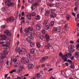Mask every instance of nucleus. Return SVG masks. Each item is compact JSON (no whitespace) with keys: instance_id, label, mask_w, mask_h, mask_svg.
<instances>
[{"instance_id":"1","label":"nucleus","mask_w":79,"mask_h":79,"mask_svg":"<svg viewBox=\"0 0 79 79\" xmlns=\"http://www.w3.org/2000/svg\"><path fill=\"white\" fill-rule=\"evenodd\" d=\"M15 52H18L19 55L21 53H22V52H23V54H25V53H26V49L24 48L20 49L19 48H15Z\"/></svg>"},{"instance_id":"2","label":"nucleus","mask_w":79,"mask_h":79,"mask_svg":"<svg viewBox=\"0 0 79 79\" xmlns=\"http://www.w3.org/2000/svg\"><path fill=\"white\" fill-rule=\"evenodd\" d=\"M0 37H1V40L2 41H3L4 40H8L9 39V38L7 37L6 35L4 34L1 35H0Z\"/></svg>"},{"instance_id":"3","label":"nucleus","mask_w":79,"mask_h":79,"mask_svg":"<svg viewBox=\"0 0 79 79\" xmlns=\"http://www.w3.org/2000/svg\"><path fill=\"white\" fill-rule=\"evenodd\" d=\"M15 18L14 17H10L8 18L6 21L7 23H8V22H10L11 23H13V22H14V21H15Z\"/></svg>"},{"instance_id":"4","label":"nucleus","mask_w":79,"mask_h":79,"mask_svg":"<svg viewBox=\"0 0 79 79\" xmlns=\"http://www.w3.org/2000/svg\"><path fill=\"white\" fill-rule=\"evenodd\" d=\"M39 5V3L37 2H35L32 5L31 8L32 10H35V8L36 6H37Z\"/></svg>"},{"instance_id":"5","label":"nucleus","mask_w":79,"mask_h":79,"mask_svg":"<svg viewBox=\"0 0 79 79\" xmlns=\"http://www.w3.org/2000/svg\"><path fill=\"white\" fill-rule=\"evenodd\" d=\"M4 33L6 34L7 36H11V33L7 29H6L4 31Z\"/></svg>"},{"instance_id":"6","label":"nucleus","mask_w":79,"mask_h":79,"mask_svg":"<svg viewBox=\"0 0 79 79\" xmlns=\"http://www.w3.org/2000/svg\"><path fill=\"white\" fill-rule=\"evenodd\" d=\"M50 39V36L48 35L47 34H46L45 35V39L46 40L48 43Z\"/></svg>"},{"instance_id":"7","label":"nucleus","mask_w":79,"mask_h":79,"mask_svg":"<svg viewBox=\"0 0 79 79\" xmlns=\"http://www.w3.org/2000/svg\"><path fill=\"white\" fill-rule=\"evenodd\" d=\"M48 58V56H44L40 60V61L41 63L44 62L46 60H47Z\"/></svg>"},{"instance_id":"8","label":"nucleus","mask_w":79,"mask_h":79,"mask_svg":"<svg viewBox=\"0 0 79 79\" xmlns=\"http://www.w3.org/2000/svg\"><path fill=\"white\" fill-rule=\"evenodd\" d=\"M42 28V25L40 23H38L36 25V28L37 30H40Z\"/></svg>"},{"instance_id":"9","label":"nucleus","mask_w":79,"mask_h":79,"mask_svg":"<svg viewBox=\"0 0 79 79\" xmlns=\"http://www.w3.org/2000/svg\"><path fill=\"white\" fill-rule=\"evenodd\" d=\"M42 45H43V41H40L39 43H36V46L38 48H40Z\"/></svg>"},{"instance_id":"10","label":"nucleus","mask_w":79,"mask_h":79,"mask_svg":"<svg viewBox=\"0 0 79 79\" xmlns=\"http://www.w3.org/2000/svg\"><path fill=\"white\" fill-rule=\"evenodd\" d=\"M34 39V38L31 37V38H29L28 37L26 38V40L27 42L31 43V42H32V40Z\"/></svg>"},{"instance_id":"11","label":"nucleus","mask_w":79,"mask_h":79,"mask_svg":"<svg viewBox=\"0 0 79 79\" xmlns=\"http://www.w3.org/2000/svg\"><path fill=\"white\" fill-rule=\"evenodd\" d=\"M8 51L7 49H5L3 51V53H2V54H3L4 56H6L8 55Z\"/></svg>"},{"instance_id":"12","label":"nucleus","mask_w":79,"mask_h":79,"mask_svg":"<svg viewBox=\"0 0 79 79\" xmlns=\"http://www.w3.org/2000/svg\"><path fill=\"white\" fill-rule=\"evenodd\" d=\"M50 16L52 18H55L57 16V15L55 13H52L50 15Z\"/></svg>"},{"instance_id":"13","label":"nucleus","mask_w":79,"mask_h":79,"mask_svg":"<svg viewBox=\"0 0 79 79\" xmlns=\"http://www.w3.org/2000/svg\"><path fill=\"white\" fill-rule=\"evenodd\" d=\"M73 45H71V47L69 49V52L70 53H73L74 51V50L73 49Z\"/></svg>"},{"instance_id":"14","label":"nucleus","mask_w":79,"mask_h":79,"mask_svg":"<svg viewBox=\"0 0 79 79\" xmlns=\"http://www.w3.org/2000/svg\"><path fill=\"white\" fill-rule=\"evenodd\" d=\"M1 46L2 47L5 48L6 49H7V47H8V45L7 44H2L1 45Z\"/></svg>"},{"instance_id":"15","label":"nucleus","mask_w":79,"mask_h":79,"mask_svg":"<svg viewBox=\"0 0 79 79\" xmlns=\"http://www.w3.org/2000/svg\"><path fill=\"white\" fill-rule=\"evenodd\" d=\"M30 52L32 55L34 54V53H35V49L33 48L31 49L30 50Z\"/></svg>"},{"instance_id":"16","label":"nucleus","mask_w":79,"mask_h":79,"mask_svg":"<svg viewBox=\"0 0 79 79\" xmlns=\"http://www.w3.org/2000/svg\"><path fill=\"white\" fill-rule=\"evenodd\" d=\"M28 69H32L33 68H34V65L32 64H31L28 65Z\"/></svg>"},{"instance_id":"17","label":"nucleus","mask_w":79,"mask_h":79,"mask_svg":"<svg viewBox=\"0 0 79 79\" xmlns=\"http://www.w3.org/2000/svg\"><path fill=\"white\" fill-rule=\"evenodd\" d=\"M58 31V29L57 27H54L52 29V32H56Z\"/></svg>"},{"instance_id":"18","label":"nucleus","mask_w":79,"mask_h":79,"mask_svg":"<svg viewBox=\"0 0 79 79\" xmlns=\"http://www.w3.org/2000/svg\"><path fill=\"white\" fill-rule=\"evenodd\" d=\"M30 45L31 47H35V43L33 42H30Z\"/></svg>"},{"instance_id":"19","label":"nucleus","mask_w":79,"mask_h":79,"mask_svg":"<svg viewBox=\"0 0 79 79\" xmlns=\"http://www.w3.org/2000/svg\"><path fill=\"white\" fill-rule=\"evenodd\" d=\"M27 35L28 37H31L33 36V34L31 32L28 33H27Z\"/></svg>"},{"instance_id":"20","label":"nucleus","mask_w":79,"mask_h":79,"mask_svg":"<svg viewBox=\"0 0 79 79\" xmlns=\"http://www.w3.org/2000/svg\"><path fill=\"white\" fill-rule=\"evenodd\" d=\"M27 58H29V59H31V58H32V55H31L30 53H28L27 54Z\"/></svg>"},{"instance_id":"21","label":"nucleus","mask_w":79,"mask_h":79,"mask_svg":"<svg viewBox=\"0 0 79 79\" xmlns=\"http://www.w3.org/2000/svg\"><path fill=\"white\" fill-rule=\"evenodd\" d=\"M24 64H26L27 65V64H29V59H26L25 61H24Z\"/></svg>"},{"instance_id":"22","label":"nucleus","mask_w":79,"mask_h":79,"mask_svg":"<svg viewBox=\"0 0 79 79\" xmlns=\"http://www.w3.org/2000/svg\"><path fill=\"white\" fill-rule=\"evenodd\" d=\"M70 68H72V69H74V68H75V66H74L73 63H72L71 64L70 66Z\"/></svg>"},{"instance_id":"23","label":"nucleus","mask_w":79,"mask_h":79,"mask_svg":"<svg viewBox=\"0 0 79 79\" xmlns=\"http://www.w3.org/2000/svg\"><path fill=\"white\" fill-rule=\"evenodd\" d=\"M5 58V56H2L1 59V60H0V63H2L3 62V60H4V59Z\"/></svg>"},{"instance_id":"24","label":"nucleus","mask_w":79,"mask_h":79,"mask_svg":"<svg viewBox=\"0 0 79 79\" xmlns=\"http://www.w3.org/2000/svg\"><path fill=\"white\" fill-rule=\"evenodd\" d=\"M31 16L32 15H31V14H28L27 15V18L28 19H31Z\"/></svg>"},{"instance_id":"25","label":"nucleus","mask_w":79,"mask_h":79,"mask_svg":"<svg viewBox=\"0 0 79 79\" xmlns=\"http://www.w3.org/2000/svg\"><path fill=\"white\" fill-rule=\"evenodd\" d=\"M50 11L51 13H55V12L56 11V9H51Z\"/></svg>"},{"instance_id":"26","label":"nucleus","mask_w":79,"mask_h":79,"mask_svg":"<svg viewBox=\"0 0 79 79\" xmlns=\"http://www.w3.org/2000/svg\"><path fill=\"white\" fill-rule=\"evenodd\" d=\"M54 24H55V22H54V21H52L50 23L49 26L51 27L53 26Z\"/></svg>"},{"instance_id":"27","label":"nucleus","mask_w":79,"mask_h":79,"mask_svg":"<svg viewBox=\"0 0 79 79\" xmlns=\"http://www.w3.org/2000/svg\"><path fill=\"white\" fill-rule=\"evenodd\" d=\"M50 10H48L46 12L45 15L46 16H48V15H50Z\"/></svg>"},{"instance_id":"28","label":"nucleus","mask_w":79,"mask_h":79,"mask_svg":"<svg viewBox=\"0 0 79 79\" xmlns=\"http://www.w3.org/2000/svg\"><path fill=\"white\" fill-rule=\"evenodd\" d=\"M49 28V26L48 25H46L44 26V29L46 30H48Z\"/></svg>"},{"instance_id":"29","label":"nucleus","mask_w":79,"mask_h":79,"mask_svg":"<svg viewBox=\"0 0 79 79\" xmlns=\"http://www.w3.org/2000/svg\"><path fill=\"white\" fill-rule=\"evenodd\" d=\"M2 11H6V7H3L2 8Z\"/></svg>"},{"instance_id":"30","label":"nucleus","mask_w":79,"mask_h":79,"mask_svg":"<svg viewBox=\"0 0 79 79\" xmlns=\"http://www.w3.org/2000/svg\"><path fill=\"white\" fill-rule=\"evenodd\" d=\"M35 19H36V20H39L40 19V16L39 15H38L36 16Z\"/></svg>"},{"instance_id":"31","label":"nucleus","mask_w":79,"mask_h":79,"mask_svg":"<svg viewBox=\"0 0 79 79\" xmlns=\"http://www.w3.org/2000/svg\"><path fill=\"white\" fill-rule=\"evenodd\" d=\"M66 17L67 20L68 21V20H69V18H71V16L67 14L66 15Z\"/></svg>"},{"instance_id":"32","label":"nucleus","mask_w":79,"mask_h":79,"mask_svg":"<svg viewBox=\"0 0 79 79\" xmlns=\"http://www.w3.org/2000/svg\"><path fill=\"white\" fill-rule=\"evenodd\" d=\"M40 11L41 12V13H42L43 11H44V9L42 7H40Z\"/></svg>"},{"instance_id":"33","label":"nucleus","mask_w":79,"mask_h":79,"mask_svg":"<svg viewBox=\"0 0 79 79\" xmlns=\"http://www.w3.org/2000/svg\"><path fill=\"white\" fill-rule=\"evenodd\" d=\"M47 23H48V20H46L44 22V25H46L47 24Z\"/></svg>"},{"instance_id":"34","label":"nucleus","mask_w":79,"mask_h":79,"mask_svg":"<svg viewBox=\"0 0 79 79\" xmlns=\"http://www.w3.org/2000/svg\"><path fill=\"white\" fill-rule=\"evenodd\" d=\"M25 32L26 33H27L29 31V30L28 28H27L25 29V30H24Z\"/></svg>"},{"instance_id":"35","label":"nucleus","mask_w":79,"mask_h":79,"mask_svg":"<svg viewBox=\"0 0 79 79\" xmlns=\"http://www.w3.org/2000/svg\"><path fill=\"white\" fill-rule=\"evenodd\" d=\"M28 29L29 31H33V28L32 27H28Z\"/></svg>"},{"instance_id":"36","label":"nucleus","mask_w":79,"mask_h":79,"mask_svg":"<svg viewBox=\"0 0 79 79\" xmlns=\"http://www.w3.org/2000/svg\"><path fill=\"white\" fill-rule=\"evenodd\" d=\"M68 55L69 57L71 56H72V52H69L68 53Z\"/></svg>"},{"instance_id":"37","label":"nucleus","mask_w":79,"mask_h":79,"mask_svg":"<svg viewBox=\"0 0 79 79\" xmlns=\"http://www.w3.org/2000/svg\"><path fill=\"white\" fill-rule=\"evenodd\" d=\"M31 16H35V12H32L31 14Z\"/></svg>"},{"instance_id":"38","label":"nucleus","mask_w":79,"mask_h":79,"mask_svg":"<svg viewBox=\"0 0 79 79\" xmlns=\"http://www.w3.org/2000/svg\"><path fill=\"white\" fill-rule=\"evenodd\" d=\"M26 60V59H25V58H22L21 59V61L22 62H24L25 61V60Z\"/></svg>"},{"instance_id":"39","label":"nucleus","mask_w":79,"mask_h":79,"mask_svg":"<svg viewBox=\"0 0 79 79\" xmlns=\"http://www.w3.org/2000/svg\"><path fill=\"white\" fill-rule=\"evenodd\" d=\"M79 52H76L75 55L76 56H79Z\"/></svg>"},{"instance_id":"40","label":"nucleus","mask_w":79,"mask_h":79,"mask_svg":"<svg viewBox=\"0 0 79 79\" xmlns=\"http://www.w3.org/2000/svg\"><path fill=\"white\" fill-rule=\"evenodd\" d=\"M67 62L68 63H70L71 64L73 63V62H72V60L70 59H68L67 60Z\"/></svg>"},{"instance_id":"41","label":"nucleus","mask_w":79,"mask_h":79,"mask_svg":"<svg viewBox=\"0 0 79 79\" xmlns=\"http://www.w3.org/2000/svg\"><path fill=\"white\" fill-rule=\"evenodd\" d=\"M35 75H36V77H40V75L39 73H36L35 74Z\"/></svg>"},{"instance_id":"42","label":"nucleus","mask_w":79,"mask_h":79,"mask_svg":"<svg viewBox=\"0 0 79 79\" xmlns=\"http://www.w3.org/2000/svg\"><path fill=\"white\" fill-rule=\"evenodd\" d=\"M44 38V36L43 35H41L40 36V39H41V40H42V39H43Z\"/></svg>"},{"instance_id":"43","label":"nucleus","mask_w":79,"mask_h":79,"mask_svg":"<svg viewBox=\"0 0 79 79\" xmlns=\"http://www.w3.org/2000/svg\"><path fill=\"white\" fill-rule=\"evenodd\" d=\"M34 1V0H28V2L29 3H32Z\"/></svg>"},{"instance_id":"44","label":"nucleus","mask_w":79,"mask_h":79,"mask_svg":"<svg viewBox=\"0 0 79 79\" xmlns=\"http://www.w3.org/2000/svg\"><path fill=\"white\" fill-rule=\"evenodd\" d=\"M1 27L2 29H4V28H5V25H2L1 26Z\"/></svg>"},{"instance_id":"45","label":"nucleus","mask_w":79,"mask_h":79,"mask_svg":"<svg viewBox=\"0 0 79 79\" xmlns=\"http://www.w3.org/2000/svg\"><path fill=\"white\" fill-rule=\"evenodd\" d=\"M65 43L66 44H68L69 43V40H68V39H67L65 42Z\"/></svg>"},{"instance_id":"46","label":"nucleus","mask_w":79,"mask_h":79,"mask_svg":"<svg viewBox=\"0 0 79 79\" xmlns=\"http://www.w3.org/2000/svg\"><path fill=\"white\" fill-rule=\"evenodd\" d=\"M75 5L79 7V3L77 2L75 4Z\"/></svg>"},{"instance_id":"47","label":"nucleus","mask_w":79,"mask_h":79,"mask_svg":"<svg viewBox=\"0 0 79 79\" xmlns=\"http://www.w3.org/2000/svg\"><path fill=\"white\" fill-rule=\"evenodd\" d=\"M8 63H9V61L8 60H7L6 63V64L8 66L7 67H6L7 68H9V65H8Z\"/></svg>"},{"instance_id":"48","label":"nucleus","mask_w":79,"mask_h":79,"mask_svg":"<svg viewBox=\"0 0 79 79\" xmlns=\"http://www.w3.org/2000/svg\"><path fill=\"white\" fill-rule=\"evenodd\" d=\"M54 5H55L54 4H49V6H54Z\"/></svg>"},{"instance_id":"49","label":"nucleus","mask_w":79,"mask_h":79,"mask_svg":"<svg viewBox=\"0 0 79 79\" xmlns=\"http://www.w3.org/2000/svg\"><path fill=\"white\" fill-rule=\"evenodd\" d=\"M16 61H17V59H16V58L14 59L13 60V62L16 63Z\"/></svg>"},{"instance_id":"50","label":"nucleus","mask_w":79,"mask_h":79,"mask_svg":"<svg viewBox=\"0 0 79 79\" xmlns=\"http://www.w3.org/2000/svg\"><path fill=\"white\" fill-rule=\"evenodd\" d=\"M2 56H4L3 54H0V58H2Z\"/></svg>"},{"instance_id":"51","label":"nucleus","mask_w":79,"mask_h":79,"mask_svg":"<svg viewBox=\"0 0 79 79\" xmlns=\"http://www.w3.org/2000/svg\"><path fill=\"white\" fill-rule=\"evenodd\" d=\"M20 32L21 34L23 33V28H20Z\"/></svg>"},{"instance_id":"52","label":"nucleus","mask_w":79,"mask_h":79,"mask_svg":"<svg viewBox=\"0 0 79 79\" xmlns=\"http://www.w3.org/2000/svg\"><path fill=\"white\" fill-rule=\"evenodd\" d=\"M55 58H53L52 60V63H54V60H55Z\"/></svg>"},{"instance_id":"53","label":"nucleus","mask_w":79,"mask_h":79,"mask_svg":"<svg viewBox=\"0 0 79 79\" xmlns=\"http://www.w3.org/2000/svg\"><path fill=\"white\" fill-rule=\"evenodd\" d=\"M68 23H67L66 25H65V29H66V28H67V27H68Z\"/></svg>"},{"instance_id":"54","label":"nucleus","mask_w":79,"mask_h":79,"mask_svg":"<svg viewBox=\"0 0 79 79\" xmlns=\"http://www.w3.org/2000/svg\"><path fill=\"white\" fill-rule=\"evenodd\" d=\"M45 30H44L43 31H42V33H43V34H45Z\"/></svg>"},{"instance_id":"55","label":"nucleus","mask_w":79,"mask_h":79,"mask_svg":"<svg viewBox=\"0 0 79 79\" xmlns=\"http://www.w3.org/2000/svg\"><path fill=\"white\" fill-rule=\"evenodd\" d=\"M47 47H48V48H50V44H49V43H48V44L47 45Z\"/></svg>"},{"instance_id":"56","label":"nucleus","mask_w":79,"mask_h":79,"mask_svg":"<svg viewBox=\"0 0 79 79\" xmlns=\"http://www.w3.org/2000/svg\"><path fill=\"white\" fill-rule=\"evenodd\" d=\"M53 70V68H51L49 69L48 70V71L49 72V71H52Z\"/></svg>"},{"instance_id":"57","label":"nucleus","mask_w":79,"mask_h":79,"mask_svg":"<svg viewBox=\"0 0 79 79\" xmlns=\"http://www.w3.org/2000/svg\"><path fill=\"white\" fill-rule=\"evenodd\" d=\"M45 64H42L41 65V68H44L45 67Z\"/></svg>"},{"instance_id":"58","label":"nucleus","mask_w":79,"mask_h":79,"mask_svg":"<svg viewBox=\"0 0 79 79\" xmlns=\"http://www.w3.org/2000/svg\"><path fill=\"white\" fill-rule=\"evenodd\" d=\"M70 44H74V41H73V40H71L70 41Z\"/></svg>"},{"instance_id":"59","label":"nucleus","mask_w":79,"mask_h":79,"mask_svg":"<svg viewBox=\"0 0 79 79\" xmlns=\"http://www.w3.org/2000/svg\"><path fill=\"white\" fill-rule=\"evenodd\" d=\"M59 55L60 56H62V55H63V54H62L61 52H60Z\"/></svg>"},{"instance_id":"60","label":"nucleus","mask_w":79,"mask_h":79,"mask_svg":"<svg viewBox=\"0 0 79 79\" xmlns=\"http://www.w3.org/2000/svg\"><path fill=\"white\" fill-rule=\"evenodd\" d=\"M63 59L65 61H67V58H64Z\"/></svg>"},{"instance_id":"61","label":"nucleus","mask_w":79,"mask_h":79,"mask_svg":"<svg viewBox=\"0 0 79 79\" xmlns=\"http://www.w3.org/2000/svg\"><path fill=\"white\" fill-rule=\"evenodd\" d=\"M70 59H71V60H74V56H72L71 58Z\"/></svg>"},{"instance_id":"62","label":"nucleus","mask_w":79,"mask_h":79,"mask_svg":"<svg viewBox=\"0 0 79 79\" xmlns=\"http://www.w3.org/2000/svg\"><path fill=\"white\" fill-rule=\"evenodd\" d=\"M72 15L74 16H76V14L74 13H73Z\"/></svg>"},{"instance_id":"63","label":"nucleus","mask_w":79,"mask_h":79,"mask_svg":"<svg viewBox=\"0 0 79 79\" xmlns=\"http://www.w3.org/2000/svg\"><path fill=\"white\" fill-rule=\"evenodd\" d=\"M21 79V78L20 77H17V79Z\"/></svg>"},{"instance_id":"64","label":"nucleus","mask_w":79,"mask_h":79,"mask_svg":"<svg viewBox=\"0 0 79 79\" xmlns=\"http://www.w3.org/2000/svg\"><path fill=\"white\" fill-rule=\"evenodd\" d=\"M50 79H55V78L54 77H51L50 78Z\"/></svg>"}]
</instances>
